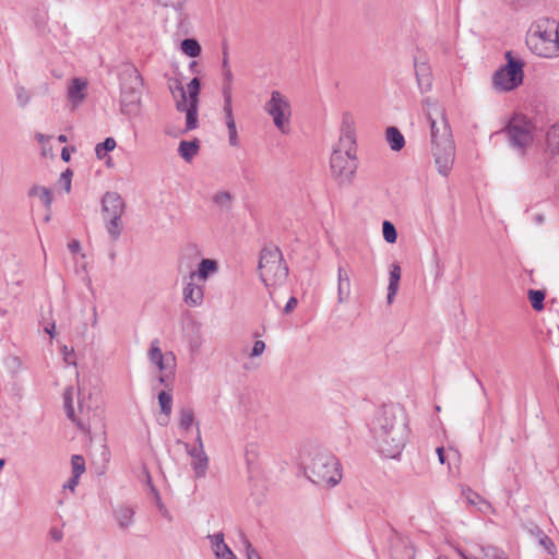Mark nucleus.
I'll list each match as a JSON object with an SVG mask.
<instances>
[{
    "mask_svg": "<svg viewBox=\"0 0 559 559\" xmlns=\"http://www.w3.org/2000/svg\"><path fill=\"white\" fill-rule=\"evenodd\" d=\"M200 143L198 139L192 141H181L178 146V153L186 162H191L199 153Z\"/></svg>",
    "mask_w": 559,
    "mask_h": 559,
    "instance_id": "obj_25",
    "label": "nucleus"
},
{
    "mask_svg": "<svg viewBox=\"0 0 559 559\" xmlns=\"http://www.w3.org/2000/svg\"><path fill=\"white\" fill-rule=\"evenodd\" d=\"M87 82L81 78L71 80L68 87V99L73 106L81 104L86 96Z\"/></svg>",
    "mask_w": 559,
    "mask_h": 559,
    "instance_id": "obj_16",
    "label": "nucleus"
},
{
    "mask_svg": "<svg viewBox=\"0 0 559 559\" xmlns=\"http://www.w3.org/2000/svg\"><path fill=\"white\" fill-rule=\"evenodd\" d=\"M350 296V278L349 274L344 267L338 266L337 269V301L344 304L349 299Z\"/></svg>",
    "mask_w": 559,
    "mask_h": 559,
    "instance_id": "obj_18",
    "label": "nucleus"
},
{
    "mask_svg": "<svg viewBox=\"0 0 559 559\" xmlns=\"http://www.w3.org/2000/svg\"><path fill=\"white\" fill-rule=\"evenodd\" d=\"M79 478L80 477H75L72 475V477L63 485V489H69L73 492L79 484Z\"/></svg>",
    "mask_w": 559,
    "mask_h": 559,
    "instance_id": "obj_47",
    "label": "nucleus"
},
{
    "mask_svg": "<svg viewBox=\"0 0 559 559\" xmlns=\"http://www.w3.org/2000/svg\"><path fill=\"white\" fill-rule=\"evenodd\" d=\"M134 513V509L126 504H119L114 509V518L118 526L122 530L132 525Z\"/></svg>",
    "mask_w": 559,
    "mask_h": 559,
    "instance_id": "obj_20",
    "label": "nucleus"
},
{
    "mask_svg": "<svg viewBox=\"0 0 559 559\" xmlns=\"http://www.w3.org/2000/svg\"><path fill=\"white\" fill-rule=\"evenodd\" d=\"M538 543L539 545L549 554L554 555L556 552V546L552 540L542 531H538Z\"/></svg>",
    "mask_w": 559,
    "mask_h": 559,
    "instance_id": "obj_37",
    "label": "nucleus"
},
{
    "mask_svg": "<svg viewBox=\"0 0 559 559\" xmlns=\"http://www.w3.org/2000/svg\"><path fill=\"white\" fill-rule=\"evenodd\" d=\"M535 221H536V223L542 224L544 222L543 215H536Z\"/></svg>",
    "mask_w": 559,
    "mask_h": 559,
    "instance_id": "obj_60",
    "label": "nucleus"
},
{
    "mask_svg": "<svg viewBox=\"0 0 559 559\" xmlns=\"http://www.w3.org/2000/svg\"><path fill=\"white\" fill-rule=\"evenodd\" d=\"M415 73L417 78V83L421 92H428L432 85V74L430 67L425 63H415Z\"/></svg>",
    "mask_w": 559,
    "mask_h": 559,
    "instance_id": "obj_21",
    "label": "nucleus"
},
{
    "mask_svg": "<svg viewBox=\"0 0 559 559\" xmlns=\"http://www.w3.org/2000/svg\"><path fill=\"white\" fill-rule=\"evenodd\" d=\"M195 426H197V435H195V442H197V444L193 445L192 448L204 449L199 423H195Z\"/></svg>",
    "mask_w": 559,
    "mask_h": 559,
    "instance_id": "obj_48",
    "label": "nucleus"
},
{
    "mask_svg": "<svg viewBox=\"0 0 559 559\" xmlns=\"http://www.w3.org/2000/svg\"><path fill=\"white\" fill-rule=\"evenodd\" d=\"M181 51L188 57L195 58L201 53L200 44L192 38H187L181 41L180 45Z\"/></svg>",
    "mask_w": 559,
    "mask_h": 559,
    "instance_id": "obj_30",
    "label": "nucleus"
},
{
    "mask_svg": "<svg viewBox=\"0 0 559 559\" xmlns=\"http://www.w3.org/2000/svg\"><path fill=\"white\" fill-rule=\"evenodd\" d=\"M226 127L228 130V142L231 146H238L239 140H238V133L236 128L235 121H228L226 122Z\"/></svg>",
    "mask_w": 559,
    "mask_h": 559,
    "instance_id": "obj_39",
    "label": "nucleus"
},
{
    "mask_svg": "<svg viewBox=\"0 0 559 559\" xmlns=\"http://www.w3.org/2000/svg\"><path fill=\"white\" fill-rule=\"evenodd\" d=\"M130 78L134 81L135 86L126 87L123 86L121 90V111L124 115H135L139 111V107L141 104V92L138 86L141 83V76L139 72L133 69L130 72Z\"/></svg>",
    "mask_w": 559,
    "mask_h": 559,
    "instance_id": "obj_13",
    "label": "nucleus"
},
{
    "mask_svg": "<svg viewBox=\"0 0 559 559\" xmlns=\"http://www.w3.org/2000/svg\"><path fill=\"white\" fill-rule=\"evenodd\" d=\"M353 122L350 115L343 116L342 135L330 158L331 175L341 186L353 182L358 167Z\"/></svg>",
    "mask_w": 559,
    "mask_h": 559,
    "instance_id": "obj_3",
    "label": "nucleus"
},
{
    "mask_svg": "<svg viewBox=\"0 0 559 559\" xmlns=\"http://www.w3.org/2000/svg\"><path fill=\"white\" fill-rule=\"evenodd\" d=\"M67 140H68V139H67V135H64V134H60V135L58 136V141H59V142H61V143H66V142H67Z\"/></svg>",
    "mask_w": 559,
    "mask_h": 559,
    "instance_id": "obj_58",
    "label": "nucleus"
},
{
    "mask_svg": "<svg viewBox=\"0 0 559 559\" xmlns=\"http://www.w3.org/2000/svg\"><path fill=\"white\" fill-rule=\"evenodd\" d=\"M158 404L163 416L158 419L162 426H166L169 421L171 409H173V396L169 392L162 391L158 394Z\"/></svg>",
    "mask_w": 559,
    "mask_h": 559,
    "instance_id": "obj_23",
    "label": "nucleus"
},
{
    "mask_svg": "<svg viewBox=\"0 0 559 559\" xmlns=\"http://www.w3.org/2000/svg\"><path fill=\"white\" fill-rule=\"evenodd\" d=\"M29 195L37 197L40 202L49 210L52 203L50 189L43 186H35L31 189Z\"/></svg>",
    "mask_w": 559,
    "mask_h": 559,
    "instance_id": "obj_28",
    "label": "nucleus"
},
{
    "mask_svg": "<svg viewBox=\"0 0 559 559\" xmlns=\"http://www.w3.org/2000/svg\"><path fill=\"white\" fill-rule=\"evenodd\" d=\"M371 435L380 455L386 459L399 457L408 438L405 413L395 406L384 407L372 420Z\"/></svg>",
    "mask_w": 559,
    "mask_h": 559,
    "instance_id": "obj_1",
    "label": "nucleus"
},
{
    "mask_svg": "<svg viewBox=\"0 0 559 559\" xmlns=\"http://www.w3.org/2000/svg\"><path fill=\"white\" fill-rule=\"evenodd\" d=\"M62 353L64 355V360L70 362V356L73 354V350H69L68 346L62 347Z\"/></svg>",
    "mask_w": 559,
    "mask_h": 559,
    "instance_id": "obj_54",
    "label": "nucleus"
},
{
    "mask_svg": "<svg viewBox=\"0 0 559 559\" xmlns=\"http://www.w3.org/2000/svg\"><path fill=\"white\" fill-rule=\"evenodd\" d=\"M242 543L246 550L247 559H262L247 538H243Z\"/></svg>",
    "mask_w": 559,
    "mask_h": 559,
    "instance_id": "obj_42",
    "label": "nucleus"
},
{
    "mask_svg": "<svg viewBox=\"0 0 559 559\" xmlns=\"http://www.w3.org/2000/svg\"><path fill=\"white\" fill-rule=\"evenodd\" d=\"M68 249L72 253H79L81 251V243L79 240H72L68 243Z\"/></svg>",
    "mask_w": 559,
    "mask_h": 559,
    "instance_id": "obj_49",
    "label": "nucleus"
},
{
    "mask_svg": "<svg viewBox=\"0 0 559 559\" xmlns=\"http://www.w3.org/2000/svg\"><path fill=\"white\" fill-rule=\"evenodd\" d=\"M185 449L191 457V467L197 478H203L209 469V456L204 449L191 448L190 444L185 443Z\"/></svg>",
    "mask_w": 559,
    "mask_h": 559,
    "instance_id": "obj_15",
    "label": "nucleus"
},
{
    "mask_svg": "<svg viewBox=\"0 0 559 559\" xmlns=\"http://www.w3.org/2000/svg\"><path fill=\"white\" fill-rule=\"evenodd\" d=\"M437 559H448V558H445V557H438Z\"/></svg>",
    "mask_w": 559,
    "mask_h": 559,
    "instance_id": "obj_63",
    "label": "nucleus"
},
{
    "mask_svg": "<svg viewBox=\"0 0 559 559\" xmlns=\"http://www.w3.org/2000/svg\"><path fill=\"white\" fill-rule=\"evenodd\" d=\"M229 68H231V67H230V63H229L228 50H227V48H224V50H223V60H222V70L223 69H229Z\"/></svg>",
    "mask_w": 559,
    "mask_h": 559,
    "instance_id": "obj_50",
    "label": "nucleus"
},
{
    "mask_svg": "<svg viewBox=\"0 0 559 559\" xmlns=\"http://www.w3.org/2000/svg\"><path fill=\"white\" fill-rule=\"evenodd\" d=\"M507 64L497 70L492 76V85L497 91L510 92L523 83L524 61L515 58L511 50L506 51Z\"/></svg>",
    "mask_w": 559,
    "mask_h": 559,
    "instance_id": "obj_10",
    "label": "nucleus"
},
{
    "mask_svg": "<svg viewBox=\"0 0 559 559\" xmlns=\"http://www.w3.org/2000/svg\"><path fill=\"white\" fill-rule=\"evenodd\" d=\"M72 475L80 477L85 472V461L81 455H73L71 459Z\"/></svg>",
    "mask_w": 559,
    "mask_h": 559,
    "instance_id": "obj_35",
    "label": "nucleus"
},
{
    "mask_svg": "<svg viewBox=\"0 0 559 559\" xmlns=\"http://www.w3.org/2000/svg\"><path fill=\"white\" fill-rule=\"evenodd\" d=\"M298 300L296 297H290L287 304L284 307V312L286 314L290 313L297 307Z\"/></svg>",
    "mask_w": 559,
    "mask_h": 559,
    "instance_id": "obj_46",
    "label": "nucleus"
},
{
    "mask_svg": "<svg viewBox=\"0 0 559 559\" xmlns=\"http://www.w3.org/2000/svg\"><path fill=\"white\" fill-rule=\"evenodd\" d=\"M126 211V202L122 197L115 191L106 192L102 198V214L105 221L106 230L111 240L119 239L123 223L122 216Z\"/></svg>",
    "mask_w": 559,
    "mask_h": 559,
    "instance_id": "obj_9",
    "label": "nucleus"
},
{
    "mask_svg": "<svg viewBox=\"0 0 559 559\" xmlns=\"http://www.w3.org/2000/svg\"><path fill=\"white\" fill-rule=\"evenodd\" d=\"M61 157L64 162H68L70 159V153L68 152L67 147L62 148Z\"/></svg>",
    "mask_w": 559,
    "mask_h": 559,
    "instance_id": "obj_56",
    "label": "nucleus"
},
{
    "mask_svg": "<svg viewBox=\"0 0 559 559\" xmlns=\"http://www.w3.org/2000/svg\"><path fill=\"white\" fill-rule=\"evenodd\" d=\"M223 94H231L234 84V74L231 68L223 69Z\"/></svg>",
    "mask_w": 559,
    "mask_h": 559,
    "instance_id": "obj_36",
    "label": "nucleus"
},
{
    "mask_svg": "<svg viewBox=\"0 0 559 559\" xmlns=\"http://www.w3.org/2000/svg\"><path fill=\"white\" fill-rule=\"evenodd\" d=\"M162 513V515L166 519H170V515H169V511L167 510V508L164 510V511H159Z\"/></svg>",
    "mask_w": 559,
    "mask_h": 559,
    "instance_id": "obj_59",
    "label": "nucleus"
},
{
    "mask_svg": "<svg viewBox=\"0 0 559 559\" xmlns=\"http://www.w3.org/2000/svg\"><path fill=\"white\" fill-rule=\"evenodd\" d=\"M186 0H158V2L164 7H170L175 10H181L183 8Z\"/></svg>",
    "mask_w": 559,
    "mask_h": 559,
    "instance_id": "obj_43",
    "label": "nucleus"
},
{
    "mask_svg": "<svg viewBox=\"0 0 559 559\" xmlns=\"http://www.w3.org/2000/svg\"><path fill=\"white\" fill-rule=\"evenodd\" d=\"M507 133L514 147L524 150L534 141V126L526 117L515 115L507 126Z\"/></svg>",
    "mask_w": 559,
    "mask_h": 559,
    "instance_id": "obj_12",
    "label": "nucleus"
},
{
    "mask_svg": "<svg viewBox=\"0 0 559 559\" xmlns=\"http://www.w3.org/2000/svg\"><path fill=\"white\" fill-rule=\"evenodd\" d=\"M385 139L390 145V148L392 151L399 152L401 151L405 145V139L404 135L401 133V131L395 127H389L385 130Z\"/></svg>",
    "mask_w": 559,
    "mask_h": 559,
    "instance_id": "obj_26",
    "label": "nucleus"
},
{
    "mask_svg": "<svg viewBox=\"0 0 559 559\" xmlns=\"http://www.w3.org/2000/svg\"><path fill=\"white\" fill-rule=\"evenodd\" d=\"M169 90L176 102V109L186 114V123L182 133L195 130L199 127V95L201 83L193 78L185 87L178 80L169 84Z\"/></svg>",
    "mask_w": 559,
    "mask_h": 559,
    "instance_id": "obj_6",
    "label": "nucleus"
},
{
    "mask_svg": "<svg viewBox=\"0 0 559 559\" xmlns=\"http://www.w3.org/2000/svg\"><path fill=\"white\" fill-rule=\"evenodd\" d=\"M72 171L70 169L64 170L58 180V185L66 191L70 192L71 190V181H72Z\"/></svg>",
    "mask_w": 559,
    "mask_h": 559,
    "instance_id": "obj_40",
    "label": "nucleus"
},
{
    "mask_svg": "<svg viewBox=\"0 0 559 559\" xmlns=\"http://www.w3.org/2000/svg\"><path fill=\"white\" fill-rule=\"evenodd\" d=\"M423 108L430 122L431 154L435 164L438 173L447 177L454 164L455 146L445 110L430 97L423 100Z\"/></svg>",
    "mask_w": 559,
    "mask_h": 559,
    "instance_id": "obj_2",
    "label": "nucleus"
},
{
    "mask_svg": "<svg viewBox=\"0 0 559 559\" xmlns=\"http://www.w3.org/2000/svg\"><path fill=\"white\" fill-rule=\"evenodd\" d=\"M438 460L441 464L445 463L444 449L442 447L437 448Z\"/></svg>",
    "mask_w": 559,
    "mask_h": 559,
    "instance_id": "obj_53",
    "label": "nucleus"
},
{
    "mask_svg": "<svg viewBox=\"0 0 559 559\" xmlns=\"http://www.w3.org/2000/svg\"><path fill=\"white\" fill-rule=\"evenodd\" d=\"M549 141L552 150L559 154V128L549 134Z\"/></svg>",
    "mask_w": 559,
    "mask_h": 559,
    "instance_id": "obj_44",
    "label": "nucleus"
},
{
    "mask_svg": "<svg viewBox=\"0 0 559 559\" xmlns=\"http://www.w3.org/2000/svg\"><path fill=\"white\" fill-rule=\"evenodd\" d=\"M72 397H73V388H68L63 393V400H64V408L67 412V416L72 420L76 421L79 427L83 429V425L80 423V420L76 419L74 414V408L72 405Z\"/></svg>",
    "mask_w": 559,
    "mask_h": 559,
    "instance_id": "obj_31",
    "label": "nucleus"
},
{
    "mask_svg": "<svg viewBox=\"0 0 559 559\" xmlns=\"http://www.w3.org/2000/svg\"><path fill=\"white\" fill-rule=\"evenodd\" d=\"M117 143L114 138H106L104 142L95 146V154L98 159H104L108 152L115 150Z\"/></svg>",
    "mask_w": 559,
    "mask_h": 559,
    "instance_id": "obj_32",
    "label": "nucleus"
},
{
    "mask_svg": "<svg viewBox=\"0 0 559 559\" xmlns=\"http://www.w3.org/2000/svg\"><path fill=\"white\" fill-rule=\"evenodd\" d=\"M528 299L534 310L540 311L544 309L545 293L543 290H528Z\"/></svg>",
    "mask_w": 559,
    "mask_h": 559,
    "instance_id": "obj_33",
    "label": "nucleus"
},
{
    "mask_svg": "<svg viewBox=\"0 0 559 559\" xmlns=\"http://www.w3.org/2000/svg\"><path fill=\"white\" fill-rule=\"evenodd\" d=\"M4 463H5L4 459H0V469L3 467Z\"/></svg>",
    "mask_w": 559,
    "mask_h": 559,
    "instance_id": "obj_61",
    "label": "nucleus"
},
{
    "mask_svg": "<svg viewBox=\"0 0 559 559\" xmlns=\"http://www.w3.org/2000/svg\"><path fill=\"white\" fill-rule=\"evenodd\" d=\"M15 95H16L17 104L21 107H25L31 99V95H29L28 91L23 86H15Z\"/></svg>",
    "mask_w": 559,
    "mask_h": 559,
    "instance_id": "obj_38",
    "label": "nucleus"
},
{
    "mask_svg": "<svg viewBox=\"0 0 559 559\" xmlns=\"http://www.w3.org/2000/svg\"><path fill=\"white\" fill-rule=\"evenodd\" d=\"M463 497L468 504L476 507L483 513H488L491 510L490 503L472 489L463 490Z\"/></svg>",
    "mask_w": 559,
    "mask_h": 559,
    "instance_id": "obj_24",
    "label": "nucleus"
},
{
    "mask_svg": "<svg viewBox=\"0 0 559 559\" xmlns=\"http://www.w3.org/2000/svg\"><path fill=\"white\" fill-rule=\"evenodd\" d=\"M182 298L187 306L199 307L204 299V287L198 281L191 280L188 275L185 278V286L182 289Z\"/></svg>",
    "mask_w": 559,
    "mask_h": 559,
    "instance_id": "obj_14",
    "label": "nucleus"
},
{
    "mask_svg": "<svg viewBox=\"0 0 559 559\" xmlns=\"http://www.w3.org/2000/svg\"><path fill=\"white\" fill-rule=\"evenodd\" d=\"M45 331L51 336H55V324H51L50 326H47Z\"/></svg>",
    "mask_w": 559,
    "mask_h": 559,
    "instance_id": "obj_57",
    "label": "nucleus"
},
{
    "mask_svg": "<svg viewBox=\"0 0 559 559\" xmlns=\"http://www.w3.org/2000/svg\"><path fill=\"white\" fill-rule=\"evenodd\" d=\"M209 538L211 539L213 551L218 559H235L234 552L224 542L223 533H216L209 536Z\"/></svg>",
    "mask_w": 559,
    "mask_h": 559,
    "instance_id": "obj_19",
    "label": "nucleus"
},
{
    "mask_svg": "<svg viewBox=\"0 0 559 559\" xmlns=\"http://www.w3.org/2000/svg\"><path fill=\"white\" fill-rule=\"evenodd\" d=\"M218 271V264L215 260L212 259H203L198 269L189 274L191 280H195L198 282H205L211 275L215 274Z\"/></svg>",
    "mask_w": 559,
    "mask_h": 559,
    "instance_id": "obj_17",
    "label": "nucleus"
},
{
    "mask_svg": "<svg viewBox=\"0 0 559 559\" xmlns=\"http://www.w3.org/2000/svg\"><path fill=\"white\" fill-rule=\"evenodd\" d=\"M224 95V116L225 121H235L234 115H233V108H231V94H223Z\"/></svg>",
    "mask_w": 559,
    "mask_h": 559,
    "instance_id": "obj_41",
    "label": "nucleus"
},
{
    "mask_svg": "<svg viewBox=\"0 0 559 559\" xmlns=\"http://www.w3.org/2000/svg\"><path fill=\"white\" fill-rule=\"evenodd\" d=\"M401 274H402V271H401L400 265L396 263H393L390 266V272H389V285H388V296H386V300H388L389 305L392 304L395 295L397 294L400 281H401Z\"/></svg>",
    "mask_w": 559,
    "mask_h": 559,
    "instance_id": "obj_22",
    "label": "nucleus"
},
{
    "mask_svg": "<svg viewBox=\"0 0 559 559\" xmlns=\"http://www.w3.org/2000/svg\"><path fill=\"white\" fill-rule=\"evenodd\" d=\"M146 357L158 373L159 384L169 388L175 379L177 368V358L174 352H163L159 338H154L150 342Z\"/></svg>",
    "mask_w": 559,
    "mask_h": 559,
    "instance_id": "obj_8",
    "label": "nucleus"
},
{
    "mask_svg": "<svg viewBox=\"0 0 559 559\" xmlns=\"http://www.w3.org/2000/svg\"><path fill=\"white\" fill-rule=\"evenodd\" d=\"M152 491L154 492L155 495V499H156V506L158 508L159 511H164L166 509L165 504L162 502V499L159 497V493L157 492V490L152 487Z\"/></svg>",
    "mask_w": 559,
    "mask_h": 559,
    "instance_id": "obj_51",
    "label": "nucleus"
},
{
    "mask_svg": "<svg viewBox=\"0 0 559 559\" xmlns=\"http://www.w3.org/2000/svg\"><path fill=\"white\" fill-rule=\"evenodd\" d=\"M382 234H383L384 240L389 243H394L397 239L396 229H395L394 225L389 221L383 222Z\"/></svg>",
    "mask_w": 559,
    "mask_h": 559,
    "instance_id": "obj_34",
    "label": "nucleus"
},
{
    "mask_svg": "<svg viewBox=\"0 0 559 559\" xmlns=\"http://www.w3.org/2000/svg\"><path fill=\"white\" fill-rule=\"evenodd\" d=\"M259 274L263 284L269 288L282 286L288 277V267L283 259L282 251L276 247L264 248L260 254Z\"/></svg>",
    "mask_w": 559,
    "mask_h": 559,
    "instance_id": "obj_7",
    "label": "nucleus"
},
{
    "mask_svg": "<svg viewBox=\"0 0 559 559\" xmlns=\"http://www.w3.org/2000/svg\"><path fill=\"white\" fill-rule=\"evenodd\" d=\"M50 536H51L52 539L59 542V540L62 539V532L60 530H58V528H52L50 531Z\"/></svg>",
    "mask_w": 559,
    "mask_h": 559,
    "instance_id": "obj_52",
    "label": "nucleus"
},
{
    "mask_svg": "<svg viewBox=\"0 0 559 559\" xmlns=\"http://www.w3.org/2000/svg\"><path fill=\"white\" fill-rule=\"evenodd\" d=\"M79 407H80V412L82 413L83 412V406L80 404Z\"/></svg>",
    "mask_w": 559,
    "mask_h": 559,
    "instance_id": "obj_62",
    "label": "nucleus"
},
{
    "mask_svg": "<svg viewBox=\"0 0 559 559\" xmlns=\"http://www.w3.org/2000/svg\"><path fill=\"white\" fill-rule=\"evenodd\" d=\"M198 423L195 420L194 412L190 407H183L179 411V426L185 431H189L190 428Z\"/></svg>",
    "mask_w": 559,
    "mask_h": 559,
    "instance_id": "obj_27",
    "label": "nucleus"
},
{
    "mask_svg": "<svg viewBox=\"0 0 559 559\" xmlns=\"http://www.w3.org/2000/svg\"><path fill=\"white\" fill-rule=\"evenodd\" d=\"M302 465L307 477L317 485L335 486L342 474L337 459L326 451L310 449L302 455Z\"/></svg>",
    "mask_w": 559,
    "mask_h": 559,
    "instance_id": "obj_4",
    "label": "nucleus"
},
{
    "mask_svg": "<svg viewBox=\"0 0 559 559\" xmlns=\"http://www.w3.org/2000/svg\"><path fill=\"white\" fill-rule=\"evenodd\" d=\"M212 202L221 210H229L233 203V195L228 191H217L212 195Z\"/></svg>",
    "mask_w": 559,
    "mask_h": 559,
    "instance_id": "obj_29",
    "label": "nucleus"
},
{
    "mask_svg": "<svg viewBox=\"0 0 559 559\" xmlns=\"http://www.w3.org/2000/svg\"><path fill=\"white\" fill-rule=\"evenodd\" d=\"M49 139H50V136H49V135H45V134H41V133H37V134H36V140H37L40 144H45Z\"/></svg>",
    "mask_w": 559,
    "mask_h": 559,
    "instance_id": "obj_55",
    "label": "nucleus"
},
{
    "mask_svg": "<svg viewBox=\"0 0 559 559\" xmlns=\"http://www.w3.org/2000/svg\"><path fill=\"white\" fill-rule=\"evenodd\" d=\"M559 24L549 19L535 21L526 34V45L530 50L542 58L559 56L558 44Z\"/></svg>",
    "mask_w": 559,
    "mask_h": 559,
    "instance_id": "obj_5",
    "label": "nucleus"
},
{
    "mask_svg": "<svg viewBox=\"0 0 559 559\" xmlns=\"http://www.w3.org/2000/svg\"><path fill=\"white\" fill-rule=\"evenodd\" d=\"M265 349V343L263 341H255L252 347L251 356L257 357L263 354Z\"/></svg>",
    "mask_w": 559,
    "mask_h": 559,
    "instance_id": "obj_45",
    "label": "nucleus"
},
{
    "mask_svg": "<svg viewBox=\"0 0 559 559\" xmlns=\"http://www.w3.org/2000/svg\"><path fill=\"white\" fill-rule=\"evenodd\" d=\"M265 112L272 118L276 129L287 134L290 128L292 105L289 98L275 90L270 94V99L264 105Z\"/></svg>",
    "mask_w": 559,
    "mask_h": 559,
    "instance_id": "obj_11",
    "label": "nucleus"
}]
</instances>
